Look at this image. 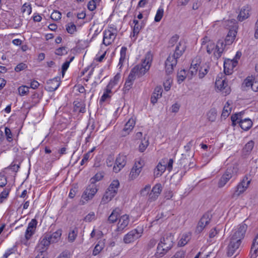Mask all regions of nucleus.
I'll return each mask as SVG.
<instances>
[{"label": "nucleus", "instance_id": "de8ad7c7", "mask_svg": "<svg viewBox=\"0 0 258 258\" xmlns=\"http://www.w3.org/2000/svg\"><path fill=\"white\" fill-rule=\"evenodd\" d=\"M66 30L69 33L74 34L76 31V26L74 23H70L67 25Z\"/></svg>", "mask_w": 258, "mask_h": 258}, {"label": "nucleus", "instance_id": "9d476101", "mask_svg": "<svg viewBox=\"0 0 258 258\" xmlns=\"http://www.w3.org/2000/svg\"><path fill=\"white\" fill-rule=\"evenodd\" d=\"M142 233L141 230L138 231L137 229H134L124 236L123 241L125 243H131L140 238L142 235Z\"/></svg>", "mask_w": 258, "mask_h": 258}, {"label": "nucleus", "instance_id": "f8f14e48", "mask_svg": "<svg viewBox=\"0 0 258 258\" xmlns=\"http://www.w3.org/2000/svg\"><path fill=\"white\" fill-rule=\"evenodd\" d=\"M247 228V225L245 223H242L239 224L237 228L235 230L231 238L239 239V241H241V239L244 238Z\"/></svg>", "mask_w": 258, "mask_h": 258}, {"label": "nucleus", "instance_id": "603ef678", "mask_svg": "<svg viewBox=\"0 0 258 258\" xmlns=\"http://www.w3.org/2000/svg\"><path fill=\"white\" fill-rule=\"evenodd\" d=\"M103 248V244H100L99 243L97 244L93 249V255H96L98 254L102 250Z\"/></svg>", "mask_w": 258, "mask_h": 258}, {"label": "nucleus", "instance_id": "2eb2a0df", "mask_svg": "<svg viewBox=\"0 0 258 258\" xmlns=\"http://www.w3.org/2000/svg\"><path fill=\"white\" fill-rule=\"evenodd\" d=\"M126 164V156L123 155H119L116 158L115 164L113 166V171L117 173L125 166Z\"/></svg>", "mask_w": 258, "mask_h": 258}, {"label": "nucleus", "instance_id": "680f3d73", "mask_svg": "<svg viewBox=\"0 0 258 258\" xmlns=\"http://www.w3.org/2000/svg\"><path fill=\"white\" fill-rule=\"evenodd\" d=\"M120 75L117 74L116 75L113 79L111 80L109 83V84L113 86L115 85L118 82L119 79H120Z\"/></svg>", "mask_w": 258, "mask_h": 258}, {"label": "nucleus", "instance_id": "7ed1b4c3", "mask_svg": "<svg viewBox=\"0 0 258 258\" xmlns=\"http://www.w3.org/2000/svg\"><path fill=\"white\" fill-rule=\"evenodd\" d=\"M152 60V55L150 52H148L142 60V64H137L132 69V73H135L138 77L143 76L150 69L151 62Z\"/></svg>", "mask_w": 258, "mask_h": 258}, {"label": "nucleus", "instance_id": "c9c22d12", "mask_svg": "<svg viewBox=\"0 0 258 258\" xmlns=\"http://www.w3.org/2000/svg\"><path fill=\"white\" fill-rule=\"evenodd\" d=\"M199 64L197 62L195 63V60H193L191 63V66L189 68L188 73L190 74L191 76L192 77L197 74Z\"/></svg>", "mask_w": 258, "mask_h": 258}, {"label": "nucleus", "instance_id": "ddd939ff", "mask_svg": "<svg viewBox=\"0 0 258 258\" xmlns=\"http://www.w3.org/2000/svg\"><path fill=\"white\" fill-rule=\"evenodd\" d=\"M211 218L209 214H204L198 222L196 228V232L200 233L203 231L205 227L209 224Z\"/></svg>", "mask_w": 258, "mask_h": 258}, {"label": "nucleus", "instance_id": "f704fd0d", "mask_svg": "<svg viewBox=\"0 0 258 258\" xmlns=\"http://www.w3.org/2000/svg\"><path fill=\"white\" fill-rule=\"evenodd\" d=\"M209 70V65L205 63L202 66L199 70V76L200 78H203L208 73Z\"/></svg>", "mask_w": 258, "mask_h": 258}, {"label": "nucleus", "instance_id": "49530a36", "mask_svg": "<svg viewBox=\"0 0 258 258\" xmlns=\"http://www.w3.org/2000/svg\"><path fill=\"white\" fill-rule=\"evenodd\" d=\"M21 10L23 13H26L28 15H30L32 12L31 5L27 3L24 4L22 6Z\"/></svg>", "mask_w": 258, "mask_h": 258}, {"label": "nucleus", "instance_id": "412c9836", "mask_svg": "<svg viewBox=\"0 0 258 258\" xmlns=\"http://www.w3.org/2000/svg\"><path fill=\"white\" fill-rule=\"evenodd\" d=\"M165 160H167V159H165L162 161V162H159L155 169L154 175L155 177L161 176L165 171L166 169V165L165 164H162V162L164 164L165 163Z\"/></svg>", "mask_w": 258, "mask_h": 258}, {"label": "nucleus", "instance_id": "39448f33", "mask_svg": "<svg viewBox=\"0 0 258 258\" xmlns=\"http://www.w3.org/2000/svg\"><path fill=\"white\" fill-rule=\"evenodd\" d=\"M117 35V30L112 27L103 31V43L106 45L112 44Z\"/></svg>", "mask_w": 258, "mask_h": 258}, {"label": "nucleus", "instance_id": "bf43d9fd", "mask_svg": "<svg viewBox=\"0 0 258 258\" xmlns=\"http://www.w3.org/2000/svg\"><path fill=\"white\" fill-rule=\"evenodd\" d=\"M150 188L151 186L150 185H146L145 187L141 190V195L143 196H147L149 193Z\"/></svg>", "mask_w": 258, "mask_h": 258}, {"label": "nucleus", "instance_id": "5fc2aeb1", "mask_svg": "<svg viewBox=\"0 0 258 258\" xmlns=\"http://www.w3.org/2000/svg\"><path fill=\"white\" fill-rule=\"evenodd\" d=\"M61 14L57 11H54L51 15V18L54 21H58L61 19Z\"/></svg>", "mask_w": 258, "mask_h": 258}, {"label": "nucleus", "instance_id": "4be33fe9", "mask_svg": "<svg viewBox=\"0 0 258 258\" xmlns=\"http://www.w3.org/2000/svg\"><path fill=\"white\" fill-rule=\"evenodd\" d=\"M237 33L236 27L233 25V29H230L224 40L227 45H230L233 42Z\"/></svg>", "mask_w": 258, "mask_h": 258}, {"label": "nucleus", "instance_id": "5701e85b", "mask_svg": "<svg viewBox=\"0 0 258 258\" xmlns=\"http://www.w3.org/2000/svg\"><path fill=\"white\" fill-rule=\"evenodd\" d=\"M60 85L59 82L57 78L49 80L47 82L46 90L49 92H53L56 90Z\"/></svg>", "mask_w": 258, "mask_h": 258}, {"label": "nucleus", "instance_id": "c03bdc74", "mask_svg": "<svg viewBox=\"0 0 258 258\" xmlns=\"http://www.w3.org/2000/svg\"><path fill=\"white\" fill-rule=\"evenodd\" d=\"M232 124L235 125L237 123L239 124V121L241 119V113H236L232 115L231 117Z\"/></svg>", "mask_w": 258, "mask_h": 258}, {"label": "nucleus", "instance_id": "774afa93", "mask_svg": "<svg viewBox=\"0 0 258 258\" xmlns=\"http://www.w3.org/2000/svg\"><path fill=\"white\" fill-rule=\"evenodd\" d=\"M185 253L183 251H178L171 258H184Z\"/></svg>", "mask_w": 258, "mask_h": 258}, {"label": "nucleus", "instance_id": "3c124183", "mask_svg": "<svg viewBox=\"0 0 258 258\" xmlns=\"http://www.w3.org/2000/svg\"><path fill=\"white\" fill-rule=\"evenodd\" d=\"M162 91L163 90L161 87L157 86L155 88L153 94L155 95V96L156 97L160 98L162 96Z\"/></svg>", "mask_w": 258, "mask_h": 258}, {"label": "nucleus", "instance_id": "6ab92c4d", "mask_svg": "<svg viewBox=\"0 0 258 258\" xmlns=\"http://www.w3.org/2000/svg\"><path fill=\"white\" fill-rule=\"evenodd\" d=\"M237 66L236 61H232L230 59H227L224 63V72L226 75H229L232 73L234 68Z\"/></svg>", "mask_w": 258, "mask_h": 258}, {"label": "nucleus", "instance_id": "b1692460", "mask_svg": "<svg viewBox=\"0 0 258 258\" xmlns=\"http://www.w3.org/2000/svg\"><path fill=\"white\" fill-rule=\"evenodd\" d=\"M250 10L249 6L246 5L243 7L241 9L240 13L238 16V19L240 21H242L247 19L249 16V12Z\"/></svg>", "mask_w": 258, "mask_h": 258}, {"label": "nucleus", "instance_id": "8fccbe9b", "mask_svg": "<svg viewBox=\"0 0 258 258\" xmlns=\"http://www.w3.org/2000/svg\"><path fill=\"white\" fill-rule=\"evenodd\" d=\"M226 23L227 24H225L226 27L227 29H233V25H235L236 27V29H237V26L236 25V21L234 19H231L230 20H228Z\"/></svg>", "mask_w": 258, "mask_h": 258}, {"label": "nucleus", "instance_id": "1a4fd4ad", "mask_svg": "<svg viewBox=\"0 0 258 258\" xmlns=\"http://www.w3.org/2000/svg\"><path fill=\"white\" fill-rule=\"evenodd\" d=\"M98 189L97 186L95 184L91 183L86 188L84 191L82 198L86 201L91 200L96 194Z\"/></svg>", "mask_w": 258, "mask_h": 258}, {"label": "nucleus", "instance_id": "e2e57ef3", "mask_svg": "<svg viewBox=\"0 0 258 258\" xmlns=\"http://www.w3.org/2000/svg\"><path fill=\"white\" fill-rule=\"evenodd\" d=\"M102 178V176L101 174H96L93 177L90 179V183L95 184L97 181L100 180Z\"/></svg>", "mask_w": 258, "mask_h": 258}, {"label": "nucleus", "instance_id": "393cba45", "mask_svg": "<svg viewBox=\"0 0 258 258\" xmlns=\"http://www.w3.org/2000/svg\"><path fill=\"white\" fill-rule=\"evenodd\" d=\"M47 237H48V239L51 243L57 242L59 241L61 235V230H57L56 231L52 233L45 234Z\"/></svg>", "mask_w": 258, "mask_h": 258}, {"label": "nucleus", "instance_id": "a211bd4d", "mask_svg": "<svg viewBox=\"0 0 258 258\" xmlns=\"http://www.w3.org/2000/svg\"><path fill=\"white\" fill-rule=\"evenodd\" d=\"M227 45L226 43L223 40H219L216 45V48L214 52V56L217 59L219 58L221 56V55L224 51L225 47Z\"/></svg>", "mask_w": 258, "mask_h": 258}, {"label": "nucleus", "instance_id": "338daca9", "mask_svg": "<svg viewBox=\"0 0 258 258\" xmlns=\"http://www.w3.org/2000/svg\"><path fill=\"white\" fill-rule=\"evenodd\" d=\"M7 183V179L4 175H0V186L4 187Z\"/></svg>", "mask_w": 258, "mask_h": 258}, {"label": "nucleus", "instance_id": "aec40b11", "mask_svg": "<svg viewBox=\"0 0 258 258\" xmlns=\"http://www.w3.org/2000/svg\"><path fill=\"white\" fill-rule=\"evenodd\" d=\"M135 124V120L134 119L131 118L125 124L124 127L121 132V136L125 137L128 135L134 128Z\"/></svg>", "mask_w": 258, "mask_h": 258}, {"label": "nucleus", "instance_id": "f03ea898", "mask_svg": "<svg viewBox=\"0 0 258 258\" xmlns=\"http://www.w3.org/2000/svg\"><path fill=\"white\" fill-rule=\"evenodd\" d=\"M173 236L171 233L167 234L161 238L158 243L156 255L157 257H162L173 246Z\"/></svg>", "mask_w": 258, "mask_h": 258}, {"label": "nucleus", "instance_id": "423d86ee", "mask_svg": "<svg viewBox=\"0 0 258 258\" xmlns=\"http://www.w3.org/2000/svg\"><path fill=\"white\" fill-rule=\"evenodd\" d=\"M250 182V180L247 177H244L242 180L239 183L236 187V188L232 195V197L233 198L237 197L243 193L247 188Z\"/></svg>", "mask_w": 258, "mask_h": 258}, {"label": "nucleus", "instance_id": "69168bd1", "mask_svg": "<svg viewBox=\"0 0 258 258\" xmlns=\"http://www.w3.org/2000/svg\"><path fill=\"white\" fill-rule=\"evenodd\" d=\"M76 236H77V231H76L75 230H73L69 234V236H68L69 240L71 242H73L75 239Z\"/></svg>", "mask_w": 258, "mask_h": 258}, {"label": "nucleus", "instance_id": "864d4df0", "mask_svg": "<svg viewBox=\"0 0 258 258\" xmlns=\"http://www.w3.org/2000/svg\"><path fill=\"white\" fill-rule=\"evenodd\" d=\"M29 88L26 86H20L18 88V91L20 95L24 96L29 92Z\"/></svg>", "mask_w": 258, "mask_h": 258}, {"label": "nucleus", "instance_id": "cd10ccee", "mask_svg": "<svg viewBox=\"0 0 258 258\" xmlns=\"http://www.w3.org/2000/svg\"><path fill=\"white\" fill-rule=\"evenodd\" d=\"M115 195L114 191H110V190L107 189L102 198L101 202V204H105L108 203L115 196Z\"/></svg>", "mask_w": 258, "mask_h": 258}, {"label": "nucleus", "instance_id": "4d7b16f0", "mask_svg": "<svg viewBox=\"0 0 258 258\" xmlns=\"http://www.w3.org/2000/svg\"><path fill=\"white\" fill-rule=\"evenodd\" d=\"M55 54L58 55H62L67 53L66 47H61L55 50Z\"/></svg>", "mask_w": 258, "mask_h": 258}, {"label": "nucleus", "instance_id": "37998d69", "mask_svg": "<svg viewBox=\"0 0 258 258\" xmlns=\"http://www.w3.org/2000/svg\"><path fill=\"white\" fill-rule=\"evenodd\" d=\"M206 47L207 53H208L209 54H211L212 52L214 53L216 48V45L212 41L209 42L208 44L206 45Z\"/></svg>", "mask_w": 258, "mask_h": 258}, {"label": "nucleus", "instance_id": "0e129e2a", "mask_svg": "<svg viewBox=\"0 0 258 258\" xmlns=\"http://www.w3.org/2000/svg\"><path fill=\"white\" fill-rule=\"evenodd\" d=\"M5 135L7 140L11 142L12 140V135L10 129L8 127H5Z\"/></svg>", "mask_w": 258, "mask_h": 258}, {"label": "nucleus", "instance_id": "6e6d98bb", "mask_svg": "<svg viewBox=\"0 0 258 258\" xmlns=\"http://www.w3.org/2000/svg\"><path fill=\"white\" fill-rule=\"evenodd\" d=\"M96 219V216L94 212L89 213L85 218L84 221L87 222H90Z\"/></svg>", "mask_w": 258, "mask_h": 258}, {"label": "nucleus", "instance_id": "09e8293b", "mask_svg": "<svg viewBox=\"0 0 258 258\" xmlns=\"http://www.w3.org/2000/svg\"><path fill=\"white\" fill-rule=\"evenodd\" d=\"M35 229L34 228H31V227L28 226L26 232H25V238L26 240H29L31 236L34 234Z\"/></svg>", "mask_w": 258, "mask_h": 258}, {"label": "nucleus", "instance_id": "c756f323", "mask_svg": "<svg viewBox=\"0 0 258 258\" xmlns=\"http://www.w3.org/2000/svg\"><path fill=\"white\" fill-rule=\"evenodd\" d=\"M126 51L127 48L126 47L123 46L121 47L120 51V58L118 64V67H119V69L122 67L125 61Z\"/></svg>", "mask_w": 258, "mask_h": 258}, {"label": "nucleus", "instance_id": "f257e3e1", "mask_svg": "<svg viewBox=\"0 0 258 258\" xmlns=\"http://www.w3.org/2000/svg\"><path fill=\"white\" fill-rule=\"evenodd\" d=\"M179 36L175 35L169 41L168 46L172 47L175 45V47L174 53L168 56L165 63V71L167 74H170L173 72L174 68L177 64V59L182 55L185 49L184 42L180 41L177 42Z\"/></svg>", "mask_w": 258, "mask_h": 258}, {"label": "nucleus", "instance_id": "a19ab883", "mask_svg": "<svg viewBox=\"0 0 258 258\" xmlns=\"http://www.w3.org/2000/svg\"><path fill=\"white\" fill-rule=\"evenodd\" d=\"M74 59V56L71 57L69 60L66 61L62 65L61 73H62V76H64V73H65L66 71L67 70V69H68L71 62H72Z\"/></svg>", "mask_w": 258, "mask_h": 258}, {"label": "nucleus", "instance_id": "2f4dec72", "mask_svg": "<svg viewBox=\"0 0 258 258\" xmlns=\"http://www.w3.org/2000/svg\"><path fill=\"white\" fill-rule=\"evenodd\" d=\"M119 214L116 209L113 210L111 214L108 217V222L109 223H114L115 222L118 218Z\"/></svg>", "mask_w": 258, "mask_h": 258}, {"label": "nucleus", "instance_id": "79ce46f5", "mask_svg": "<svg viewBox=\"0 0 258 258\" xmlns=\"http://www.w3.org/2000/svg\"><path fill=\"white\" fill-rule=\"evenodd\" d=\"M177 81L180 84L186 78V72L184 70H182L178 72L177 75Z\"/></svg>", "mask_w": 258, "mask_h": 258}, {"label": "nucleus", "instance_id": "f3484780", "mask_svg": "<svg viewBox=\"0 0 258 258\" xmlns=\"http://www.w3.org/2000/svg\"><path fill=\"white\" fill-rule=\"evenodd\" d=\"M129 221L128 215L125 214L120 216L118 219L116 230L122 231L128 225Z\"/></svg>", "mask_w": 258, "mask_h": 258}, {"label": "nucleus", "instance_id": "0eeeda50", "mask_svg": "<svg viewBox=\"0 0 258 258\" xmlns=\"http://www.w3.org/2000/svg\"><path fill=\"white\" fill-rule=\"evenodd\" d=\"M215 86L217 89L220 90L225 96L229 94L230 92V89L228 86L226 78H217Z\"/></svg>", "mask_w": 258, "mask_h": 258}, {"label": "nucleus", "instance_id": "473e14b6", "mask_svg": "<svg viewBox=\"0 0 258 258\" xmlns=\"http://www.w3.org/2000/svg\"><path fill=\"white\" fill-rule=\"evenodd\" d=\"M119 186V182L118 180H114L109 185L107 189L110 190V191H115V194L116 195Z\"/></svg>", "mask_w": 258, "mask_h": 258}, {"label": "nucleus", "instance_id": "58836bf2", "mask_svg": "<svg viewBox=\"0 0 258 258\" xmlns=\"http://www.w3.org/2000/svg\"><path fill=\"white\" fill-rule=\"evenodd\" d=\"M190 234L189 233H186L185 234H183L182 238L180 240L179 244L181 246H183L185 245L187 242L189 240Z\"/></svg>", "mask_w": 258, "mask_h": 258}, {"label": "nucleus", "instance_id": "20e7f679", "mask_svg": "<svg viewBox=\"0 0 258 258\" xmlns=\"http://www.w3.org/2000/svg\"><path fill=\"white\" fill-rule=\"evenodd\" d=\"M238 172V167L237 165H232L228 167L225 172L220 178L218 186L219 187H223L228 181L236 175Z\"/></svg>", "mask_w": 258, "mask_h": 258}, {"label": "nucleus", "instance_id": "9b49d317", "mask_svg": "<svg viewBox=\"0 0 258 258\" xmlns=\"http://www.w3.org/2000/svg\"><path fill=\"white\" fill-rule=\"evenodd\" d=\"M247 228V225L245 223H242L239 224L237 228L235 230L231 238L239 239V241H241V239L244 238Z\"/></svg>", "mask_w": 258, "mask_h": 258}, {"label": "nucleus", "instance_id": "e433bc0d", "mask_svg": "<svg viewBox=\"0 0 258 258\" xmlns=\"http://www.w3.org/2000/svg\"><path fill=\"white\" fill-rule=\"evenodd\" d=\"M217 112L215 109H211L207 113V117L209 121H214L216 118Z\"/></svg>", "mask_w": 258, "mask_h": 258}, {"label": "nucleus", "instance_id": "c85d7f7f", "mask_svg": "<svg viewBox=\"0 0 258 258\" xmlns=\"http://www.w3.org/2000/svg\"><path fill=\"white\" fill-rule=\"evenodd\" d=\"M252 121L249 118L240 119L239 121V125L244 131L248 130L252 126Z\"/></svg>", "mask_w": 258, "mask_h": 258}, {"label": "nucleus", "instance_id": "4468645a", "mask_svg": "<svg viewBox=\"0 0 258 258\" xmlns=\"http://www.w3.org/2000/svg\"><path fill=\"white\" fill-rule=\"evenodd\" d=\"M241 244V241L239 239H234V238H231L230 243L228 246V251L227 254L228 256H231L236 250L239 248Z\"/></svg>", "mask_w": 258, "mask_h": 258}, {"label": "nucleus", "instance_id": "a878e982", "mask_svg": "<svg viewBox=\"0 0 258 258\" xmlns=\"http://www.w3.org/2000/svg\"><path fill=\"white\" fill-rule=\"evenodd\" d=\"M162 188L161 184H156L152 188L149 195L150 198L155 200L160 194Z\"/></svg>", "mask_w": 258, "mask_h": 258}, {"label": "nucleus", "instance_id": "bb28decb", "mask_svg": "<svg viewBox=\"0 0 258 258\" xmlns=\"http://www.w3.org/2000/svg\"><path fill=\"white\" fill-rule=\"evenodd\" d=\"M137 77H138V76L135 73H132V71H131L124 85V89L125 91H128L131 88L133 84V81L136 79Z\"/></svg>", "mask_w": 258, "mask_h": 258}, {"label": "nucleus", "instance_id": "4c0bfd02", "mask_svg": "<svg viewBox=\"0 0 258 258\" xmlns=\"http://www.w3.org/2000/svg\"><path fill=\"white\" fill-rule=\"evenodd\" d=\"M231 111V108L229 107V104L227 103L224 106L223 111L222 112L221 116L222 117L226 118L229 114L230 113Z\"/></svg>", "mask_w": 258, "mask_h": 258}, {"label": "nucleus", "instance_id": "13d9d810", "mask_svg": "<svg viewBox=\"0 0 258 258\" xmlns=\"http://www.w3.org/2000/svg\"><path fill=\"white\" fill-rule=\"evenodd\" d=\"M243 84H244L246 87L251 86L252 89L253 90H254V84H253L252 79H250V78H247L246 79H245Z\"/></svg>", "mask_w": 258, "mask_h": 258}, {"label": "nucleus", "instance_id": "a18cd8bd", "mask_svg": "<svg viewBox=\"0 0 258 258\" xmlns=\"http://www.w3.org/2000/svg\"><path fill=\"white\" fill-rule=\"evenodd\" d=\"M10 191V188H5L4 190L0 194V203H2L4 200L8 197Z\"/></svg>", "mask_w": 258, "mask_h": 258}, {"label": "nucleus", "instance_id": "7c9ffc66", "mask_svg": "<svg viewBox=\"0 0 258 258\" xmlns=\"http://www.w3.org/2000/svg\"><path fill=\"white\" fill-rule=\"evenodd\" d=\"M251 256L256 257L258 254V233L253 240V244L251 248Z\"/></svg>", "mask_w": 258, "mask_h": 258}, {"label": "nucleus", "instance_id": "052dcab7", "mask_svg": "<svg viewBox=\"0 0 258 258\" xmlns=\"http://www.w3.org/2000/svg\"><path fill=\"white\" fill-rule=\"evenodd\" d=\"M27 65L24 63H19L15 68V71L17 72H19L26 69Z\"/></svg>", "mask_w": 258, "mask_h": 258}, {"label": "nucleus", "instance_id": "dca6fc26", "mask_svg": "<svg viewBox=\"0 0 258 258\" xmlns=\"http://www.w3.org/2000/svg\"><path fill=\"white\" fill-rule=\"evenodd\" d=\"M50 244L51 243L48 239V237L45 234L39 240L37 246V250L39 252H46Z\"/></svg>", "mask_w": 258, "mask_h": 258}, {"label": "nucleus", "instance_id": "6e6552de", "mask_svg": "<svg viewBox=\"0 0 258 258\" xmlns=\"http://www.w3.org/2000/svg\"><path fill=\"white\" fill-rule=\"evenodd\" d=\"M144 166L143 161L140 159L136 161L131 169L129 175V179L133 180L137 178L141 173Z\"/></svg>", "mask_w": 258, "mask_h": 258}, {"label": "nucleus", "instance_id": "ea45409f", "mask_svg": "<svg viewBox=\"0 0 258 258\" xmlns=\"http://www.w3.org/2000/svg\"><path fill=\"white\" fill-rule=\"evenodd\" d=\"M164 10L162 8L160 7L157 12L155 17L154 21L156 22H160L163 16Z\"/></svg>", "mask_w": 258, "mask_h": 258}, {"label": "nucleus", "instance_id": "72a5a7b5", "mask_svg": "<svg viewBox=\"0 0 258 258\" xmlns=\"http://www.w3.org/2000/svg\"><path fill=\"white\" fill-rule=\"evenodd\" d=\"M133 23L135 24V26L133 29V33L134 36L136 34L137 35L140 30L144 27V24L143 23H142L141 24H140L139 21L137 20H134Z\"/></svg>", "mask_w": 258, "mask_h": 258}]
</instances>
